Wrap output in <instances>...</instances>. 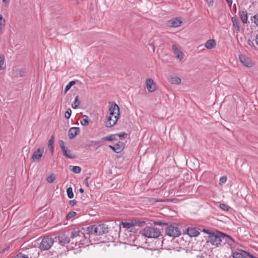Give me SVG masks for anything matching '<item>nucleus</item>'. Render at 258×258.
Wrapping results in <instances>:
<instances>
[{"instance_id":"aec40b11","label":"nucleus","mask_w":258,"mask_h":258,"mask_svg":"<svg viewBox=\"0 0 258 258\" xmlns=\"http://www.w3.org/2000/svg\"><path fill=\"white\" fill-rule=\"evenodd\" d=\"M239 15L243 23L246 24L247 23V13L246 11H240Z\"/></svg>"},{"instance_id":"ea45409f","label":"nucleus","mask_w":258,"mask_h":258,"mask_svg":"<svg viewBox=\"0 0 258 258\" xmlns=\"http://www.w3.org/2000/svg\"><path fill=\"white\" fill-rule=\"evenodd\" d=\"M240 251L242 252H243L244 253H245V254L246 255V256H248L250 258H258L253 256L252 254H251L250 252H248V251H245V250H242V249H240Z\"/></svg>"},{"instance_id":"9b49d317","label":"nucleus","mask_w":258,"mask_h":258,"mask_svg":"<svg viewBox=\"0 0 258 258\" xmlns=\"http://www.w3.org/2000/svg\"><path fill=\"white\" fill-rule=\"evenodd\" d=\"M182 23V21L180 18H175L170 19L167 21V25L170 27H179Z\"/></svg>"},{"instance_id":"49530a36","label":"nucleus","mask_w":258,"mask_h":258,"mask_svg":"<svg viewBox=\"0 0 258 258\" xmlns=\"http://www.w3.org/2000/svg\"><path fill=\"white\" fill-rule=\"evenodd\" d=\"M253 18L254 19L253 22L256 25V26L258 27V13L255 15Z\"/></svg>"},{"instance_id":"bb28decb","label":"nucleus","mask_w":258,"mask_h":258,"mask_svg":"<svg viewBox=\"0 0 258 258\" xmlns=\"http://www.w3.org/2000/svg\"><path fill=\"white\" fill-rule=\"evenodd\" d=\"M80 104V102L79 100V96L77 95L76 96L74 101H73V102L72 104V105H71L72 107L74 109H76L78 107Z\"/></svg>"},{"instance_id":"8fccbe9b","label":"nucleus","mask_w":258,"mask_h":258,"mask_svg":"<svg viewBox=\"0 0 258 258\" xmlns=\"http://www.w3.org/2000/svg\"><path fill=\"white\" fill-rule=\"evenodd\" d=\"M69 204L71 206H74L76 204V201L74 200L69 201Z\"/></svg>"},{"instance_id":"0eeeda50","label":"nucleus","mask_w":258,"mask_h":258,"mask_svg":"<svg viewBox=\"0 0 258 258\" xmlns=\"http://www.w3.org/2000/svg\"><path fill=\"white\" fill-rule=\"evenodd\" d=\"M119 113H118L116 115L114 116H111L108 117L107 120L106 122V127H111L113 126L117 121Z\"/></svg>"},{"instance_id":"3c124183","label":"nucleus","mask_w":258,"mask_h":258,"mask_svg":"<svg viewBox=\"0 0 258 258\" xmlns=\"http://www.w3.org/2000/svg\"><path fill=\"white\" fill-rule=\"evenodd\" d=\"M209 6L213 5V0H205Z\"/></svg>"},{"instance_id":"b1692460","label":"nucleus","mask_w":258,"mask_h":258,"mask_svg":"<svg viewBox=\"0 0 258 258\" xmlns=\"http://www.w3.org/2000/svg\"><path fill=\"white\" fill-rule=\"evenodd\" d=\"M58 240L61 245H64L70 242V238L64 235L60 236L58 237Z\"/></svg>"},{"instance_id":"603ef678","label":"nucleus","mask_w":258,"mask_h":258,"mask_svg":"<svg viewBox=\"0 0 258 258\" xmlns=\"http://www.w3.org/2000/svg\"><path fill=\"white\" fill-rule=\"evenodd\" d=\"M3 1V2L5 4V6L6 7H8L9 4V3H10V0H2Z\"/></svg>"},{"instance_id":"6e6552de","label":"nucleus","mask_w":258,"mask_h":258,"mask_svg":"<svg viewBox=\"0 0 258 258\" xmlns=\"http://www.w3.org/2000/svg\"><path fill=\"white\" fill-rule=\"evenodd\" d=\"M44 152L43 148H38L35 151L31 157L33 161H39L41 159Z\"/></svg>"},{"instance_id":"79ce46f5","label":"nucleus","mask_w":258,"mask_h":258,"mask_svg":"<svg viewBox=\"0 0 258 258\" xmlns=\"http://www.w3.org/2000/svg\"><path fill=\"white\" fill-rule=\"evenodd\" d=\"M219 208L224 211H228V208L227 205L224 204H220L219 205Z\"/></svg>"},{"instance_id":"c85d7f7f","label":"nucleus","mask_w":258,"mask_h":258,"mask_svg":"<svg viewBox=\"0 0 258 258\" xmlns=\"http://www.w3.org/2000/svg\"><path fill=\"white\" fill-rule=\"evenodd\" d=\"M83 119L81 121V124L83 126H86L89 123L88 117V116L84 115L82 117Z\"/></svg>"},{"instance_id":"6ab92c4d","label":"nucleus","mask_w":258,"mask_h":258,"mask_svg":"<svg viewBox=\"0 0 258 258\" xmlns=\"http://www.w3.org/2000/svg\"><path fill=\"white\" fill-rule=\"evenodd\" d=\"M168 82L172 84L178 85L181 83V79L176 76H170L168 78Z\"/></svg>"},{"instance_id":"37998d69","label":"nucleus","mask_w":258,"mask_h":258,"mask_svg":"<svg viewBox=\"0 0 258 258\" xmlns=\"http://www.w3.org/2000/svg\"><path fill=\"white\" fill-rule=\"evenodd\" d=\"M14 258H28L27 255L20 252Z\"/></svg>"},{"instance_id":"1a4fd4ad","label":"nucleus","mask_w":258,"mask_h":258,"mask_svg":"<svg viewBox=\"0 0 258 258\" xmlns=\"http://www.w3.org/2000/svg\"><path fill=\"white\" fill-rule=\"evenodd\" d=\"M83 230L87 239L90 234H96L97 235V225H90L86 228H83Z\"/></svg>"},{"instance_id":"f257e3e1","label":"nucleus","mask_w":258,"mask_h":258,"mask_svg":"<svg viewBox=\"0 0 258 258\" xmlns=\"http://www.w3.org/2000/svg\"><path fill=\"white\" fill-rule=\"evenodd\" d=\"M163 229H164L166 234L170 237H177L181 234L180 229L175 223H168L166 227Z\"/></svg>"},{"instance_id":"4d7b16f0","label":"nucleus","mask_w":258,"mask_h":258,"mask_svg":"<svg viewBox=\"0 0 258 258\" xmlns=\"http://www.w3.org/2000/svg\"><path fill=\"white\" fill-rule=\"evenodd\" d=\"M255 43L258 45V34L256 35L255 39Z\"/></svg>"},{"instance_id":"393cba45","label":"nucleus","mask_w":258,"mask_h":258,"mask_svg":"<svg viewBox=\"0 0 258 258\" xmlns=\"http://www.w3.org/2000/svg\"><path fill=\"white\" fill-rule=\"evenodd\" d=\"M233 258H247L246 255L239 250V251H235L232 253Z\"/></svg>"},{"instance_id":"58836bf2","label":"nucleus","mask_w":258,"mask_h":258,"mask_svg":"<svg viewBox=\"0 0 258 258\" xmlns=\"http://www.w3.org/2000/svg\"><path fill=\"white\" fill-rule=\"evenodd\" d=\"M167 223H165V222H161V221H154V225H160V226H162L163 225L164 226L163 228L166 227Z\"/></svg>"},{"instance_id":"5fc2aeb1","label":"nucleus","mask_w":258,"mask_h":258,"mask_svg":"<svg viewBox=\"0 0 258 258\" xmlns=\"http://www.w3.org/2000/svg\"><path fill=\"white\" fill-rule=\"evenodd\" d=\"M228 5L231 7L232 4V0H226Z\"/></svg>"},{"instance_id":"4be33fe9","label":"nucleus","mask_w":258,"mask_h":258,"mask_svg":"<svg viewBox=\"0 0 258 258\" xmlns=\"http://www.w3.org/2000/svg\"><path fill=\"white\" fill-rule=\"evenodd\" d=\"M61 151L62 152L63 155L69 159H75L76 158V156L73 155L71 151L67 148L64 149Z\"/></svg>"},{"instance_id":"423d86ee","label":"nucleus","mask_w":258,"mask_h":258,"mask_svg":"<svg viewBox=\"0 0 258 258\" xmlns=\"http://www.w3.org/2000/svg\"><path fill=\"white\" fill-rule=\"evenodd\" d=\"M70 238V239L76 238V241H82L83 238L87 239V236L82 231H74L71 232Z\"/></svg>"},{"instance_id":"09e8293b","label":"nucleus","mask_w":258,"mask_h":258,"mask_svg":"<svg viewBox=\"0 0 258 258\" xmlns=\"http://www.w3.org/2000/svg\"><path fill=\"white\" fill-rule=\"evenodd\" d=\"M203 231L207 234H208V235H211V234L212 233H213L214 232L213 231H211V230H209V229H204L203 230Z\"/></svg>"},{"instance_id":"4468645a","label":"nucleus","mask_w":258,"mask_h":258,"mask_svg":"<svg viewBox=\"0 0 258 258\" xmlns=\"http://www.w3.org/2000/svg\"><path fill=\"white\" fill-rule=\"evenodd\" d=\"M172 50L174 52V54L176 55V57L177 59H178L180 61L183 58V54L182 51L179 49L177 45L175 44H173L172 46Z\"/></svg>"},{"instance_id":"20e7f679","label":"nucleus","mask_w":258,"mask_h":258,"mask_svg":"<svg viewBox=\"0 0 258 258\" xmlns=\"http://www.w3.org/2000/svg\"><path fill=\"white\" fill-rule=\"evenodd\" d=\"M53 242V239L51 237L48 236L44 237L39 244V248L43 250H47L51 247Z\"/></svg>"},{"instance_id":"2f4dec72","label":"nucleus","mask_w":258,"mask_h":258,"mask_svg":"<svg viewBox=\"0 0 258 258\" xmlns=\"http://www.w3.org/2000/svg\"><path fill=\"white\" fill-rule=\"evenodd\" d=\"M67 194L69 199H72L74 197V193L72 187H70L67 189Z\"/></svg>"},{"instance_id":"4c0bfd02","label":"nucleus","mask_w":258,"mask_h":258,"mask_svg":"<svg viewBox=\"0 0 258 258\" xmlns=\"http://www.w3.org/2000/svg\"><path fill=\"white\" fill-rule=\"evenodd\" d=\"M72 113V110L70 108H68L65 112V117L67 119H69L71 117Z\"/></svg>"},{"instance_id":"dca6fc26","label":"nucleus","mask_w":258,"mask_h":258,"mask_svg":"<svg viewBox=\"0 0 258 258\" xmlns=\"http://www.w3.org/2000/svg\"><path fill=\"white\" fill-rule=\"evenodd\" d=\"M80 130L78 127H71L68 132V136L71 139H74L78 134H79Z\"/></svg>"},{"instance_id":"c03bdc74","label":"nucleus","mask_w":258,"mask_h":258,"mask_svg":"<svg viewBox=\"0 0 258 258\" xmlns=\"http://www.w3.org/2000/svg\"><path fill=\"white\" fill-rule=\"evenodd\" d=\"M116 135H117V137H118L121 139H122V138H125L127 136V134L125 133Z\"/></svg>"},{"instance_id":"bf43d9fd","label":"nucleus","mask_w":258,"mask_h":258,"mask_svg":"<svg viewBox=\"0 0 258 258\" xmlns=\"http://www.w3.org/2000/svg\"><path fill=\"white\" fill-rule=\"evenodd\" d=\"M22 73H23V72H20V77H23Z\"/></svg>"},{"instance_id":"a18cd8bd","label":"nucleus","mask_w":258,"mask_h":258,"mask_svg":"<svg viewBox=\"0 0 258 258\" xmlns=\"http://www.w3.org/2000/svg\"><path fill=\"white\" fill-rule=\"evenodd\" d=\"M59 145L60 146V149H61V150H64V149L67 148L65 146H64V142L62 140H59Z\"/></svg>"},{"instance_id":"c756f323","label":"nucleus","mask_w":258,"mask_h":258,"mask_svg":"<svg viewBox=\"0 0 258 258\" xmlns=\"http://www.w3.org/2000/svg\"><path fill=\"white\" fill-rule=\"evenodd\" d=\"M76 83V82L75 81H72L70 82L66 86L64 90V93H66L71 88V87L75 85Z\"/></svg>"},{"instance_id":"052dcab7","label":"nucleus","mask_w":258,"mask_h":258,"mask_svg":"<svg viewBox=\"0 0 258 258\" xmlns=\"http://www.w3.org/2000/svg\"><path fill=\"white\" fill-rule=\"evenodd\" d=\"M87 179H88V178H86L85 179V180L87 181Z\"/></svg>"},{"instance_id":"f8f14e48","label":"nucleus","mask_w":258,"mask_h":258,"mask_svg":"<svg viewBox=\"0 0 258 258\" xmlns=\"http://www.w3.org/2000/svg\"><path fill=\"white\" fill-rule=\"evenodd\" d=\"M108 231V226L105 224H101L97 225V235H101L107 233Z\"/></svg>"},{"instance_id":"a211bd4d","label":"nucleus","mask_w":258,"mask_h":258,"mask_svg":"<svg viewBox=\"0 0 258 258\" xmlns=\"http://www.w3.org/2000/svg\"><path fill=\"white\" fill-rule=\"evenodd\" d=\"M223 238V241H224V243H227L230 246H233L235 243L234 239L231 236L224 233Z\"/></svg>"},{"instance_id":"7ed1b4c3","label":"nucleus","mask_w":258,"mask_h":258,"mask_svg":"<svg viewBox=\"0 0 258 258\" xmlns=\"http://www.w3.org/2000/svg\"><path fill=\"white\" fill-rule=\"evenodd\" d=\"M142 234L149 238H157L161 234V232L157 228L151 226L145 227L141 232Z\"/></svg>"},{"instance_id":"ddd939ff","label":"nucleus","mask_w":258,"mask_h":258,"mask_svg":"<svg viewBox=\"0 0 258 258\" xmlns=\"http://www.w3.org/2000/svg\"><path fill=\"white\" fill-rule=\"evenodd\" d=\"M239 59L241 63L248 68L252 67V63L249 59V58L246 57L244 55L240 54L239 55Z\"/></svg>"},{"instance_id":"a19ab883","label":"nucleus","mask_w":258,"mask_h":258,"mask_svg":"<svg viewBox=\"0 0 258 258\" xmlns=\"http://www.w3.org/2000/svg\"><path fill=\"white\" fill-rule=\"evenodd\" d=\"M54 135H52L51 136L50 139L48 141V146H53V142H54Z\"/></svg>"},{"instance_id":"f704fd0d","label":"nucleus","mask_w":258,"mask_h":258,"mask_svg":"<svg viewBox=\"0 0 258 258\" xmlns=\"http://www.w3.org/2000/svg\"><path fill=\"white\" fill-rule=\"evenodd\" d=\"M72 171L75 173H80L81 171V168L80 166H74L73 167Z\"/></svg>"},{"instance_id":"72a5a7b5","label":"nucleus","mask_w":258,"mask_h":258,"mask_svg":"<svg viewBox=\"0 0 258 258\" xmlns=\"http://www.w3.org/2000/svg\"><path fill=\"white\" fill-rule=\"evenodd\" d=\"M55 179V176L54 174H51L46 177V181L48 183L53 182Z\"/></svg>"},{"instance_id":"473e14b6","label":"nucleus","mask_w":258,"mask_h":258,"mask_svg":"<svg viewBox=\"0 0 258 258\" xmlns=\"http://www.w3.org/2000/svg\"><path fill=\"white\" fill-rule=\"evenodd\" d=\"M232 22H233V26L235 27L236 28L237 31H240V28H239V27L238 21L234 17H232Z\"/></svg>"},{"instance_id":"f3484780","label":"nucleus","mask_w":258,"mask_h":258,"mask_svg":"<svg viewBox=\"0 0 258 258\" xmlns=\"http://www.w3.org/2000/svg\"><path fill=\"white\" fill-rule=\"evenodd\" d=\"M146 87L147 90L150 92H153L155 90V86L154 85V82L153 79L151 78H148L146 80Z\"/></svg>"},{"instance_id":"e433bc0d","label":"nucleus","mask_w":258,"mask_h":258,"mask_svg":"<svg viewBox=\"0 0 258 258\" xmlns=\"http://www.w3.org/2000/svg\"><path fill=\"white\" fill-rule=\"evenodd\" d=\"M76 215V213L75 212L71 211V212H69L68 214H67V215L66 216V219L67 220H69L71 218L74 217Z\"/></svg>"},{"instance_id":"c9c22d12","label":"nucleus","mask_w":258,"mask_h":258,"mask_svg":"<svg viewBox=\"0 0 258 258\" xmlns=\"http://www.w3.org/2000/svg\"><path fill=\"white\" fill-rule=\"evenodd\" d=\"M247 44H248V45H249L254 50H257V47L255 46L254 43H253V40H251L250 39H248L247 40Z\"/></svg>"},{"instance_id":"864d4df0","label":"nucleus","mask_w":258,"mask_h":258,"mask_svg":"<svg viewBox=\"0 0 258 258\" xmlns=\"http://www.w3.org/2000/svg\"><path fill=\"white\" fill-rule=\"evenodd\" d=\"M149 46H150V49H151L153 51V52H154L155 51V46L154 45L151 43V44H149Z\"/></svg>"},{"instance_id":"a878e982","label":"nucleus","mask_w":258,"mask_h":258,"mask_svg":"<svg viewBox=\"0 0 258 258\" xmlns=\"http://www.w3.org/2000/svg\"><path fill=\"white\" fill-rule=\"evenodd\" d=\"M5 20L3 18V16L0 14V34H2L3 32V30L5 25Z\"/></svg>"},{"instance_id":"cd10ccee","label":"nucleus","mask_w":258,"mask_h":258,"mask_svg":"<svg viewBox=\"0 0 258 258\" xmlns=\"http://www.w3.org/2000/svg\"><path fill=\"white\" fill-rule=\"evenodd\" d=\"M117 135L115 134H111L109 136L103 137L101 140H107L109 141H112L116 140V137Z\"/></svg>"},{"instance_id":"13d9d810","label":"nucleus","mask_w":258,"mask_h":258,"mask_svg":"<svg viewBox=\"0 0 258 258\" xmlns=\"http://www.w3.org/2000/svg\"><path fill=\"white\" fill-rule=\"evenodd\" d=\"M79 191H80L81 193L83 194V193L84 192V189H83L82 188H80L79 189Z\"/></svg>"},{"instance_id":"6e6d98bb","label":"nucleus","mask_w":258,"mask_h":258,"mask_svg":"<svg viewBox=\"0 0 258 258\" xmlns=\"http://www.w3.org/2000/svg\"><path fill=\"white\" fill-rule=\"evenodd\" d=\"M48 148H49V150L51 151V154H52L53 153V151H54V147L50 146V147H48Z\"/></svg>"},{"instance_id":"de8ad7c7","label":"nucleus","mask_w":258,"mask_h":258,"mask_svg":"<svg viewBox=\"0 0 258 258\" xmlns=\"http://www.w3.org/2000/svg\"><path fill=\"white\" fill-rule=\"evenodd\" d=\"M227 177L226 176H222L220 178L219 181L220 183H224L226 182Z\"/></svg>"},{"instance_id":"5701e85b","label":"nucleus","mask_w":258,"mask_h":258,"mask_svg":"<svg viewBox=\"0 0 258 258\" xmlns=\"http://www.w3.org/2000/svg\"><path fill=\"white\" fill-rule=\"evenodd\" d=\"M187 234L190 237H195L199 234V232L194 228H188L187 229Z\"/></svg>"},{"instance_id":"f03ea898","label":"nucleus","mask_w":258,"mask_h":258,"mask_svg":"<svg viewBox=\"0 0 258 258\" xmlns=\"http://www.w3.org/2000/svg\"><path fill=\"white\" fill-rule=\"evenodd\" d=\"M223 233L219 231L213 232L211 235L206 237L207 243H210L212 245L218 246L223 241Z\"/></svg>"},{"instance_id":"7c9ffc66","label":"nucleus","mask_w":258,"mask_h":258,"mask_svg":"<svg viewBox=\"0 0 258 258\" xmlns=\"http://www.w3.org/2000/svg\"><path fill=\"white\" fill-rule=\"evenodd\" d=\"M5 57L4 54H0V70H3L5 69L4 67H3V66L4 64V62H5Z\"/></svg>"},{"instance_id":"9d476101","label":"nucleus","mask_w":258,"mask_h":258,"mask_svg":"<svg viewBox=\"0 0 258 258\" xmlns=\"http://www.w3.org/2000/svg\"><path fill=\"white\" fill-rule=\"evenodd\" d=\"M109 148L115 153H119L124 149V144L122 142L119 141L114 146L109 145Z\"/></svg>"},{"instance_id":"2eb2a0df","label":"nucleus","mask_w":258,"mask_h":258,"mask_svg":"<svg viewBox=\"0 0 258 258\" xmlns=\"http://www.w3.org/2000/svg\"><path fill=\"white\" fill-rule=\"evenodd\" d=\"M109 111L110 115L114 116V115H116L118 113H119V107L116 103H113L110 105Z\"/></svg>"},{"instance_id":"412c9836","label":"nucleus","mask_w":258,"mask_h":258,"mask_svg":"<svg viewBox=\"0 0 258 258\" xmlns=\"http://www.w3.org/2000/svg\"><path fill=\"white\" fill-rule=\"evenodd\" d=\"M216 43L215 40L209 39L207 41L205 44V46L207 49H211L215 47Z\"/></svg>"},{"instance_id":"39448f33","label":"nucleus","mask_w":258,"mask_h":258,"mask_svg":"<svg viewBox=\"0 0 258 258\" xmlns=\"http://www.w3.org/2000/svg\"><path fill=\"white\" fill-rule=\"evenodd\" d=\"M145 222L141 221L139 220L132 221L131 222H122L121 224L122 227L127 229H131V231L133 229V228L136 226H140V224H144Z\"/></svg>"}]
</instances>
